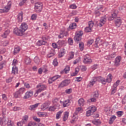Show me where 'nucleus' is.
<instances>
[{"label":"nucleus","mask_w":126,"mask_h":126,"mask_svg":"<svg viewBox=\"0 0 126 126\" xmlns=\"http://www.w3.org/2000/svg\"><path fill=\"white\" fill-rule=\"evenodd\" d=\"M28 29V25L26 23H22L20 28H16L13 30V33L17 36H22L25 32Z\"/></svg>","instance_id":"obj_1"},{"label":"nucleus","mask_w":126,"mask_h":126,"mask_svg":"<svg viewBox=\"0 0 126 126\" xmlns=\"http://www.w3.org/2000/svg\"><path fill=\"white\" fill-rule=\"evenodd\" d=\"M83 63L85 64H90L92 63V59H91V57H90L89 54H86L84 56Z\"/></svg>","instance_id":"obj_2"},{"label":"nucleus","mask_w":126,"mask_h":126,"mask_svg":"<svg viewBox=\"0 0 126 126\" xmlns=\"http://www.w3.org/2000/svg\"><path fill=\"white\" fill-rule=\"evenodd\" d=\"M34 9L36 12H41L43 9V3L41 2L35 3Z\"/></svg>","instance_id":"obj_3"},{"label":"nucleus","mask_w":126,"mask_h":126,"mask_svg":"<svg viewBox=\"0 0 126 126\" xmlns=\"http://www.w3.org/2000/svg\"><path fill=\"white\" fill-rule=\"evenodd\" d=\"M120 82H121V81L120 80H118L113 84L112 88L111 89L112 95H114V94L116 93L117 91V87L119 86V84H120Z\"/></svg>","instance_id":"obj_4"},{"label":"nucleus","mask_w":126,"mask_h":126,"mask_svg":"<svg viewBox=\"0 0 126 126\" xmlns=\"http://www.w3.org/2000/svg\"><path fill=\"white\" fill-rule=\"evenodd\" d=\"M68 35V33L67 32L65 31H61L60 34L58 35V38L59 39H63V38H64V37H66Z\"/></svg>","instance_id":"obj_5"},{"label":"nucleus","mask_w":126,"mask_h":126,"mask_svg":"<svg viewBox=\"0 0 126 126\" xmlns=\"http://www.w3.org/2000/svg\"><path fill=\"white\" fill-rule=\"evenodd\" d=\"M11 7V4H8L5 6L4 9H0V13H3L4 12H8L9 9Z\"/></svg>","instance_id":"obj_6"},{"label":"nucleus","mask_w":126,"mask_h":126,"mask_svg":"<svg viewBox=\"0 0 126 126\" xmlns=\"http://www.w3.org/2000/svg\"><path fill=\"white\" fill-rule=\"evenodd\" d=\"M46 40H48V38H47L45 36L42 37V40H38L37 42V46H42V45H45V44L47 43L46 41Z\"/></svg>","instance_id":"obj_7"},{"label":"nucleus","mask_w":126,"mask_h":126,"mask_svg":"<svg viewBox=\"0 0 126 126\" xmlns=\"http://www.w3.org/2000/svg\"><path fill=\"white\" fill-rule=\"evenodd\" d=\"M106 21H107V18H106V16L101 17L99 20V23L98 24V26L99 27H102V26H103V25L106 23Z\"/></svg>","instance_id":"obj_8"},{"label":"nucleus","mask_w":126,"mask_h":126,"mask_svg":"<svg viewBox=\"0 0 126 126\" xmlns=\"http://www.w3.org/2000/svg\"><path fill=\"white\" fill-rule=\"evenodd\" d=\"M47 71H48V66L47 65H44L42 69V68H40L38 70L39 74H42V72L47 73Z\"/></svg>","instance_id":"obj_9"},{"label":"nucleus","mask_w":126,"mask_h":126,"mask_svg":"<svg viewBox=\"0 0 126 126\" xmlns=\"http://www.w3.org/2000/svg\"><path fill=\"white\" fill-rule=\"evenodd\" d=\"M121 61H122V57L121 56L116 57L114 62L115 66H119L120 64H121Z\"/></svg>","instance_id":"obj_10"},{"label":"nucleus","mask_w":126,"mask_h":126,"mask_svg":"<svg viewBox=\"0 0 126 126\" xmlns=\"http://www.w3.org/2000/svg\"><path fill=\"white\" fill-rule=\"evenodd\" d=\"M70 83V80H64L59 85V87H64V86H67L68 84Z\"/></svg>","instance_id":"obj_11"},{"label":"nucleus","mask_w":126,"mask_h":126,"mask_svg":"<svg viewBox=\"0 0 126 126\" xmlns=\"http://www.w3.org/2000/svg\"><path fill=\"white\" fill-rule=\"evenodd\" d=\"M33 96V91H30L26 93L25 96H24V99H29Z\"/></svg>","instance_id":"obj_12"},{"label":"nucleus","mask_w":126,"mask_h":126,"mask_svg":"<svg viewBox=\"0 0 126 126\" xmlns=\"http://www.w3.org/2000/svg\"><path fill=\"white\" fill-rule=\"evenodd\" d=\"M118 10H115L113 12V13L111 14V16L109 17L108 20H110V21L114 20V19H115V18L117 17V15H118Z\"/></svg>","instance_id":"obj_13"},{"label":"nucleus","mask_w":126,"mask_h":126,"mask_svg":"<svg viewBox=\"0 0 126 126\" xmlns=\"http://www.w3.org/2000/svg\"><path fill=\"white\" fill-rule=\"evenodd\" d=\"M60 77H61V76L59 75H56L53 77L49 78L48 81L49 84H51V83H53L54 81H55V80H57V79H58V78H60Z\"/></svg>","instance_id":"obj_14"},{"label":"nucleus","mask_w":126,"mask_h":126,"mask_svg":"<svg viewBox=\"0 0 126 126\" xmlns=\"http://www.w3.org/2000/svg\"><path fill=\"white\" fill-rule=\"evenodd\" d=\"M97 77L93 78V79H92L90 81L89 84L88 85V86H89V87H92L93 85H94L95 83H96V82H97Z\"/></svg>","instance_id":"obj_15"},{"label":"nucleus","mask_w":126,"mask_h":126,"mask_svg":"<svg viewBox=\"0 0 126 126\" xmlns=\"http://www.w3.org/2000/svg\"><path fill=\"white\" fill-rule=\"evenodd\" d=\"M96 79L97 80V81H99V82H101V83H102V84H106V83H107V82L106 81V80L105 79V78L102 77H96Z\"/></svg>","instance_id":"obj_16"},{"label":"nucleus","mask_w":126,"mask_h":126,"mask_svg":"<svg viewBox=\"0 0 126 126\" xmlns=\"http://www.w3.org/2000/svg\"><path fill=\"white\" fill-rule=\"evenodd\" d=\"M39 87H40V88L39 89H38V90L36 91V92H37V93H38V94L42 92V91H43V90H44V89H45V85H38L36 86V88H39Z\"/></svg>","instance_id":"obj_17"},{"label":"nucleus","mask_w":126,"mask_h":126,"mask_svg":"<svg viewBox=\"0 0 126 126\" xmlns=\"http://www.w3.org/2000/svg\"><path fill=\"white\" fill-rule=\"evenodd\" d=\"M116 26L120 27L122 25V20L121 18H118L115 21Z\"/></svg>","instance_id":"obj_18"},{"label":"nucleus","mask_w":126,"mask_h":126,"mask_svg":"<svg viewBox=\"0 0 126 126\" xmlns=\"http://www.w3.org/2000/svg\"><path fill=\"white\" fill-rule=\"evenodd\" d=\"M65 44V40H59L57 42V45L60 47V48L63 47L64 45Z\"/></svg>","instance_id":"obj_19"},{"label":"nucleus","mask_w":126,"mask_h":126,"mask_svg":"<svg viewBox=\"0 0 126 126\" xmlns=\"http://www.w3.org/2000/svg\"><path fill=\"white\" fill-rule=\"evenodd\" d=\"M10 33V30H6L2 34L1 36L2 38H7V36L9 35V33Z\"/></svg>","instance_id":"obj_20"},{"label":"nucleus","mask_w":126,"mask_h":126,"mask_svg":"<svg viewBox=\"0 0 126 126\" xmlns=\"http://www.w3.org/2000/svg\"><path fill=\"white\" fill-rule=\"evenodd\" d=\"M113 79V76H112V74H109L106 79V82H108V83H111L112 82V80Z\"/></svg>","instance_id":"obj_21"},{"label":"nucleus","mask_w":126,"mask_h":126,"mask_svg":"<svg viewBox=\"0 0 126 126\" xmlns=\"http://www.w3.org/2000/svg\"><path fill=\"white\" fill-rule=\"evenodd\" d=\"M39 104L40 103H37L35 104L34 105H31L30 106L29 110H30L31 111H33V110H35L36 108H37L39 106Z\"/></svg>","instance_id":"obj_22"},{"label":"nucleus","mask_w":126,"mask_h":126,"mask_svg":"<svg viewBox=\"0 0 126 126\" xmlns=\"http://www.w3.org/2000/svg\"><path fill=\"white\" fill-rule=\"evenodd\" d=\"M63 107H68L69 105H70V100L69 99H67L66 100H65L63 102Z\"/></svg>","instance_id":"obj_23"},{"label":"nucleus","mask_w":126,"mask_h":126,"mask_svg":"<svg viewBox=\"0 0 126 126\" xmlns=\"http://www.w3.org/2000/svg\"><path fill=\"white\" fill-rule=\"evenodd\" d=\"M17 19L19 22H22V20H23V14L22 13H19L17 16Z\"/></svg>","instance_id":"obj_24"},{"label":"nucleus","mask_w":126,"mask_h":126,"mask_svg":"<svg viewBox=\"0 0 126 126\" xmlns=\"http://www.w3.org/2000/svg\"><path fill=\"white\" fill-rule=\"evenodd\" d=\"M70 70V67L69 66H66L63 71L61 72V73H68V72Z\"/></svg>","instance_id":"obj_25"},{"label":"nucleus","mask_w":126,"mask_h":126,"mask_svg":"<svg viewBox=\"0 0 126 126\" xmlns=\"http://www.w3.org/2000/svg\"><path fill=\"white\" fill-rule=\"evenodd\" d=\"M88 110H90L93 114H94V113H95V111L96 110V107H95L94 106H90L88 108Z\"/></svg>","instance_id":"obj_26"},{"label":"nucleus","mask_w":126,"mask_h":126,"mask_svg":"<svg viewBox=\"0 0 126 126\" xmlns=\"http://www.w3.org/2000/svg\"><path fill=\"white\" fill-rule=\"evenodd\" d=\"M41 110L45 111V110L48 109V102L44 103L41 107Z\"/></svg>","instance_id":"obj_27"},{"label":"nucleus","mask_w":126,"mask_h":126,"mask_svg":"<svg viewBox=\"0 0 126 126\" xmlns=\"http://www.w3.org/2000/svg\"><path fill=\"white\" fill-rule=\"evenodd\" d=\"M116 119V116L113 115L111 117H110V120L109 121V125H112L115 122V120Z\"/></svg>","instance_id":"obj_28"},{"label":"nucleus","mask_w":126,"mask_h":126,"mask_svg":"<svg viewBox=\"0 0 126 126\" xmlns=\"http://www.w3.org/2000/svg\"><path fill=\"white\" fill-rule=\"evenodd\" d=\"M12 73L14 74H16V73H18V68L16 66H13L12 69Z\"/></svg>","instance_id":"obj_29"},{"label":"nucleus","mask_w":126,"mask_h":126,"mask_svg":"<svg viewBox=\"0 0 126 126\" xmlns=\"http://www.w3.org/2000/svg\"><path fill=\"white\" fill-rule=\"evenodd\" d=\"M65 54V49L63 48L62 50L61 51V52L59 54V57L62 58V57H63Z\"/></svg>","instance_id":"obj_30"},{"label":"nucleus","mask_w":126,"mask_h":126,"mask_svg":"<svg viewBox=\"0 0 126 126\" xmlns=\"http://www.w3.org/2000/svg\"><path fill=\"white\" fill-rule=\"evenodd\" d=\"M59 99L58 98H55L53 100V104H55V105H56L58 107V108L60 107V104L58 103V102H59Z\"/></svg>","instance_id":"obj_31"},{"label":"nucleus","mask_w":126,"mask_h":126,"mask_svg":"<svg viewBox=\"0 0 126 126\" xmlns=\"http://www.w3.org/2000/svg\"><path fill=\"white\" fill-rule=\"evenodd\" d=\"M84 99L83 98H80L78 100V103H79V106H80V107H82L84 106Z\"/></svg>","instance_id":"obj_32"},{"label":"nucleus","mask_w":126,"mask_h":126,"mask_svg":"<svg viewBox=\"0 0 126 126\" xmlns=\"http://www.w3.org/2000/svg\"><path fill=\"white\" fill-rule=\"evenodd\" d=\"M74 39L75 41V42H79V41H81V36H80L77 34H76V35L74 37Z\"/></svg>","instance_id":"obj_33"},{"label":"nucleus","mask_w":126,"mask_h":126,"mask_svg":"<svg viewBox=\"0 0 126 126\" xmlns=\"http://www.w3.org/2000/svg\"><path fill=\"white\" fill-rule=\"evenodd\" d=\"M56 109H58V107L55 105L54 106H51L49 108V111L50 112H54V111H56Z\"/></svg>","instance_id":"obj_34"},{"label":"nucleus","mask_w":126,"mask_h":126,"mask_svg":"<svg viewBox=\"0 0 126 126\" xmlns=\"http://www.w3.org/2000/svg\"><path fill=\"white\" fill-rule=\"evenodd\" d=\"M68 112H65L64 114V116L63 117V121L64 122H65L67 119H68V115H69Z\"/></svg>","instance_id":"obj_35"},{"label":"nucleus","mask_w":126,"mask_h":126,"mask_svg":"<svg viewBox=\"0 0 126 126\" xmlns=\"http://www.w3.org/2000/svg\"><path fill=\"white\" fill-rule=\"evenodd\" d=\"M19 52H20V47H15L13 51V54L16 55V54H18Z\"/></svg>","instance_id":"obj_36"},{"label":"nucleus","mask_w":126,"mask_h":126,"mask_svg":"<svg viewBox=\"0 0 126 126\" xmlns=\"http://www.w3.org/2000/svg\"><path fill=\"white\" fill-rule=\"evenodd\" d=\"M6 64V62L3 61L1 62L0 63V70L1 69H2V68H3V67L5 66Z\"/></svg>","instance_id":"obj_37"},{"label":"nucleus","mask_w":126,"mask_h":126,"mask_svg":"<svg viewBox=\"0 0 126 126\" xmlns=\"http://www.w3.org/2000/svg\"><path fill=\"white\" fill-rule=\"evenodd\" d=\"M79 46L80 51H83V50H84V43H83V42H80Z\"/></svg>","instance_id":"obj_38"},{"label":"nucleus","mask_w":126,"mask_h":126,"mask_svg":"<svg viewBox=\"0 0 126 126\" xmlns=\"http://www.w3.org/2000/svg\"><path fill=\"white\" fill-rule=\"evenodd\" d=\"M93 123L94 125H95V126H100V125H101V121L99 120H94L93 121Z\"/></svg>","instance_id":"obj_39"},{"label":"nucleus","mask_w":126,"mask_h":126,"mask_svg":"<svg viewBox=\"0 0 126 126\" xmlns=\"http://www.w3.org/2000/svg\"><path fill=\"white\" fill-rule=\"evenodd\" d=\"M62 114H63V111H60L56 114V119L57 120H59L61 116H62Z\"/></svg>","instance_id":"obj_40"},{"label":"nucleus","mask_w":126,"mask_h":126,"mask_svg":"<svg viewBox=\"0 0 126 126\" xmlns=\"http://www.w3.org/2000/svg\"><path fill=\"white\" fill-rule=\"evenodd\" d=\"M18 92H19L20 95L21 96V95H22V94H23L25 92V88H21L19 89V91H18Z\"/></svg>","instance_id":"obj_41"},{"label":"nucleus","mask_w":126,"mask_h":126,"mask_svg":"<svg viewBox=\"0 0 126 126\" xmlns=\"http://www.w3.org/2000/svg\"><path fill=\"white\" fill-rule=\"evenodd\" d=\"M92 31V29L90 28V27H87L85 28V32L86 33H89V32H91Z\"/></svg>","instance_id":"obj_42"},{"label":"nucleus","mask_w":126,"mask_h":126,"mask_svg":"<svg viewBox=\"0 0 126 126\" xmlns=\"http://www.w3.org/2000/svg\"><path fill=\"white\" fill-rule=\"evenodd\" d=\"M69 57L68 58V61H70V60H72V59H73L74 57V52H70L69 54Z\"/></svg>","instance_id":"obj_43"},{"label":"nucleus","mask_w":126,"mask_h":126,"mask_svg":"<svg viewBox=\"0 0 126 126\" xmlns=\"http://www.w3.org/2000/svg\"><path fill=\"white\" fill-rule=\"evenodd\" d=\"M78 72H79V68H76L75 69V72L71 75L72 76H75V75H76Z\"/></svg>","instance_id":"obj_44"},{"label":"nucleus","mask_w":126,"mask_h":126,"mask_svg":"<svg viewBox=\"0 0 126 126\" xmlns=\"http://www.w3.org/2000/svg\"><path fill=\"white\" fill-rule=\"evenodd\" d=\"M21 95H20V94L19 93V92L17 91L16 93L14 94V96L15 98H19Z\"/></svg>","instance_id":"obj_45"},{"label":"nucleus","mask_w":126,"mask_h":126,"mask_svg":"<svg viewBox=\"0 0 126 126\" xmlns=\"http://www.w3.org/2000/svg\"><path fill=\"white\" fill-rule=\"evenodd\" d=\"M70 29H75L76 28V23H72L70 25L69 27Z\"/></svg>","instance_id":"obj_46"},{"label":"nucleus","mask_w":126,"mask_h":126,"mask_svg":"<svg viewBox=\"0 0 126 126\" xmlns=\"http://www.w3.org/2000/svg\"><path fill=\"white\" fill-rule=\"evenodd\" d=\"M94 98H98L99 97V91H95L94 93Z\"/></svg>","instance_id":"obj_47"},{"label":"nucleus","mask_w":126,"mask_h":126,"mask_svg":"<svg viewBox=\"0 0 126 126\" xmlns=\"http://www.w3.org/2000/svg\"><path fill=\"white\" fill-rule=\"evenodd\" d=\"M37 115L39 116V117H45V116H47V113L38 112L37 113Z\"/></svg>","instance_id":"obj_48"},{"label":"nucleus","mask_w":126,"mask_h":126,"mask_svg":"<svg viewBox=\"0 0 126 126\" xmlns=\"http://www.w3.org/2000/svg\"><path fill=\"white\" fill-rule=\"evenodd\" d=\"M89 27L91 28L92 29L94 26V22L93 21H89L88 22Z\"/></svg>","instance_id":"obj_49"},{"label":"nucleus","mask_w":126,"mask_h":126,"mask_svg":"<svg viewBox=\"0 0 126 126\" xmlns=\"http://www.w3.org/2000/svg\"><path fill=\"white\" fill-rule=\"evenodd\" d=\"M21 110H22L21 107H19L17 106L14 107L13 108V111H14V112H16L17 111H21Z\"/></svg>","instance_id":"obj_50"},{"label":"nucleus","mask_w":126,"mask_h":126,"mask_svg":"<svg viewBox=\"0 0 126 126\" xmlns=\"http://www.w3.org/2000/svg\"><path fill=\"white\" fill-rule=\"evenodd\" d=\"M12 79H13V77H10L8 79L6 80V83H10L11 81H12Z\"/></svg>","instance_id":"obj_51"},{"label":"nucleus","mask_w":126,"mask_h":126,"mask_svg":"<svg viewBox=\"0 0 126 126\" xmlns=\"http://www.w3.org/2000/svg\"><path fill=\"white\" fill-rule=\"evenodd\" d=\"M109 56L110 57L111 60H112V59H114V58H116V57L117 56V53L114 52L111 54V55H109Z\"/></svg>","instance_id":"obj_52"},{"label":"nucleus","mask_w":126,"mask_h":126,"mask_svg":"<svg viewBox=\"0 0 126 126\" xmlns=\"http://www.w3.org/2000/svg\"><path fill=\"white\" fill-rule=\"evenodd\" d=\"M91 115H93V113H92V112L90 110H89V109H88V111L86 112L87 117H90Z\"/></svg>","instance_id":"obj_53"},{"label":"nucleus","mask_w":126,"mask_h":126,"mask_svg":"<svg viewBox=\"0 0 126 126\" xmlns=\"http://www.w3.org/2000/svg\"><path fill=\"white\" fill-rule=\"evenodd\" d=\"M34 62L35 63H40V59H39L38 57L36 56L34 59Z\"/></svg>","instance_id":"obj_54"},{"label":"nucleus","mask_w":126,"mask_h":126,"mask_svg":"<svg viewBox=\"0 0 126 126\" xmlns=\"http://www.w3.org/2000/svg\"><path fill=\"white\" fill-rule=\"evenodd\" d=\"M58 60L57 59H54L53 62V64L54 65V66H58Z\"/></svg>","instance_id":"obj_55"},{"label":"nucleus","mask_w":126,"mask_h":126,"mask_svg":"<svg viewBox=\"0 0 126 126\" xmlns=\"http://www.w3.org/2000/svg\"><path fill=\"white\" fill-rule=\"evenodd\" d=\"M37 126V124H36V123L34 122H32L29 123L28 126Z\"/></svg>","instance_id":"obj_56"},{"label":"nucleus","mask_w":126,"mask_h":126,"mask_svg":"<svg viewBox=\"0 0 126 126\" xmlns=\"http://www.w3.org/2000/svg\"><path fill=\"white\" fill-rule=\"evenodd\" d=\"M36 18H37V14H33L31 16V19L32 20H36Z\"/></svg>","instance_id":"obj_57"},{"label":"nucleus","mask_w":126,"mask_h":126,"mask_svg":"<svg viewBox=\"0 0 126 126\" xmlns=\"http://www.w3.org/2000/svg\"><path fill=\"white\" fill-rule=\"evenodd\" d=\"M70 8H71V9H76V8H77V6L75 4H73L70 5Z\"/></svg>","instance_id":"obj_58"},{"label":"nucleus","mask_w":126,"mask_h":126,"mask_svg":"<svg viewBox=\"0 0 126 126\" xmlns=\"http://www.w3.org/2000/svg\"><path fill=\"white\" fill-rule=\"evenodd\" d=\"M77 121V117H75V116L73 117L72 120H71L70 123L71 124H73L74 122H76Z\"/></svg>","instance_id":"obj_59"},{"label":"nucleus","mask_w":126,"mask_h":126,"mask_svg":"<svg viewBox=\"0 0 126 126\" xmlns=\"http://www.w3.org/2000/svg\"><path fill=\"white\" fill-rule=\"evenodd\" d=\"M80 69H81V70H82V71H86L87 68H86V66L84 65H82L81 66Z\"/></svg>","instance_id":"obj_60"},{"label":"nucleus","mask_w":126,"mask_h":126,"mask_svg":"<svg viewBox=\"0 0 126 126\" xmlns=\"http://www.w3.org/2000/svg\"><path fill=\"white\" fill-rule=\"evenodd\" d=\"M124 114V112L123 111H118L117 112V114L118 117H122V115Z\"/></svg>","instance_id":"obj_61"},{"label":"nucleus","mask_w":126,"mask_h":126,"mask_svg":"<svg viewBox=\"0 0 126 126\" xmlns=\"http://www.w3.org/2000/svg\"><path fill=\"white\" fill-rule=\"evenodd\" d=\"M7 126H14L13 122L11 121L7 122Z\"/></svg>","instance_id":"obj_62"},{"label":"nucleus","mask_w":126,"mask_h":126,"mask_svg":"<svg viewBox=\"0 0 126 126\" xmlns=\"http://www.w3.org/2000/svg\"><path fill=\"white\" fill-rule=\"evenodd\" d=\"M72 91V89H66L65 90V93L67 94H70V93H71Z\"/></svg>","instance_id":"obj_63"},{"label":"nucleus","mask_w":126,"mask_h":126,"mask_svg":"<svg viewBox=\"0 0 126 126\" xmlns=\"http://www.w3.org/2000/svg\"><path fill=\"white\" fill-rule=\"evenodd\" d=\"M126 94L124 97L123 99H122V104H126Z\"/></svg>","instance_id":"obj_64"}]
</instances>
